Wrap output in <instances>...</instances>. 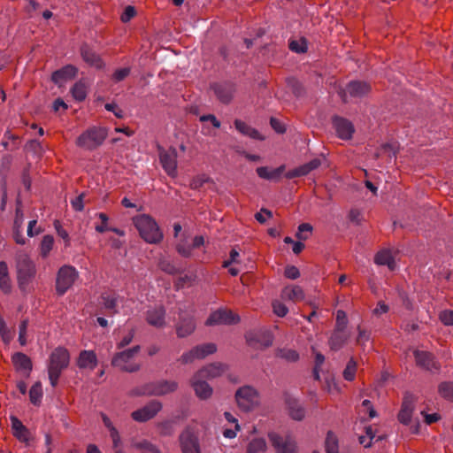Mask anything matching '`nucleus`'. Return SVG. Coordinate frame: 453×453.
<instances>
[{
    "instance_id": "f257e3e1",
    "label": "nucleus",
    "mask_w": 453,
    "mask_h": 453,
    "mask_svg": "<svg viewBox=\"0 0 453 453\" xmlns=\"http://www.w3.org/2000/svg\"><path fill=\"white\" fill-rule=\"evenodd\" d=\"M16 271L18 285L21 292L30 290L29 285L36 275V266L29 256L20 252L16 256Z\"/></svg>"
},
{
    "instance_id": "f03ea898",
    "label": "nucleus",
    "mask_w": 453,
    "mask_h": 453,
    "mask_svg": "<svg viewBox=\"0 0 453 453\" xmlns=\"http://www.w3.org/2000/svg\"><path fill=\"white\" fill-rule=\"evenodd\" d=\"M70 363V354L64 347L56 348L50 355L47 369L50 385L55 388L58 379Z\"/></svg>"
},
{
    "instance_id": "7ed1b4c3",
    "label": "nucleus",
    "mask_w": 453,
    "mask_h": 453,
    "mask_svg": "<svg viewBox=\"0 0 453 453\" xmlns=\"http://www.w3.org/2000/svg\"><path fill=\"white\" fill-rule=\"evenodd\" d=\"M178 386L174 380H161L137 387L132 390L131 394L134 396H163L175 392Z\"/></svg>"
},
{
    "instance_id": "20e7f679",
    "label": "nucleus",
    "mask_w": 453,
    "mask_h": 453,
    "mask_svg": "<svg viewBox=\"0 0 453 453\" xmlns=\"http://www.w3.org/2000/svg\"><path fill=\"white\" fill-rule=\"evenodd\" d=\"M134 224L141 237L149 243H158L163 239L157 222L149 215L142 214L134 218Z\"/></svg>"
},
{
    "instance_id": "39448f33",
    "label": "nucleus",
    "mask_w": 453,
    "mask_h": 453,
    "mask_svg": "<svg viewBox=\"0 0 453 453\" xmlns=\"http://www.w3.org/2000/svg\"><path fill=\"white\" fill-rule=\"evenodd\" d=\"M107 135L105 127H91L77 138L76 144L84 150H94L103 144Z\"/></svg>"
},
{
    "instance_id": "423d86ee",
    "label": "nucleus",
    "mask_w": 453,
    "mask_h": 453,
    "mask_svg": "<svg viewBox=\"0 0 453 453\" xmlns=\"http://www.w3.org/2000/svg\"><path fill=\"white\" fill-rule=\"evenodd\" d=\"M141 347L139 345L133 348L117 352L111 360L114 367L127 372H135L140 370L138 364L133 363L132 359L139 353Z\"/></svg>"
},
{
    "instance_id": "0eeeda50",
    "label": "nucleus",
    "mask_w": 453,
    "mask_h": 453,
    "mask_svg": "<svg viewBox=\"0 0 453 453\" xmlns=\"http://www.w3.org/2000/svg\"><path fill=\"white\" fill-rule=\"evenodd\" d=\"M78 278V272L73 266L64 265L57 274L56 292L58 296H64L66 291L73 285Z\"/></svg>"
},
{
    "instance_id": "6e6552de",
    "label": "nucleus",
    "mask_w": 453,
    "mask_h": 453,
    "mask_svg": "<svg viewBox=\"0 0 453 453\" xmlns=\"http://www.w3.org/2000/svg\"><path fill=\"white\" fill-rule=\"evenodd\" d=\"M370 91L371 85L368 82L352 81L339 91V96L343 102H348L349 98H361L368 95Z\"/></svg>"
},
{
    "instance_id": "1a4fd4ad",
    "label": "nucleus",
    "mask_w": 453,
    "mask_h": 453,
    "mask_svg": "<svg viewBox=\"0 0 453 453\" xmlns=\"http://www.w3.org/2000/svg\"><path fill=\"white\" fill-rule=\"evenodd\" d=\"M179 442L182 453H201L198 436L190 428H186L180 433Z\"/></svg>"
},
{
    "instance_id": "9d476101",
    "label": "nucleus",
    "mask_w": 453,
    "mask_h": 453,
    "mask_svg": "<svg viewBox=\"0 0 453 453\" xmlns=\"http://www.w3.org/2000/svg\"><path fill=\"white\" fill-rule=\"evenodd\" d=\"M163 408L162 403L151 400L143 407L132 412L131 417L134 421L146 422L152 419Z\"/></svg>"
},
{
    "instance_id": "9b49d317",
    "label": "nucleus",
    "mask_w": 453,
    "mask_h": 453,
    "mask_svg": "<svg viewBox=\"0 0 453 453\" xmlns=\"http://www.w3.org/2000/svg\"><path fill=\"white\" fill-rule=\"evenodd\" d=\"M159 160L165 172L172 178L177 176V150L170 148L168 150H159Z\"/></svg>"
},
{
    "instance_id": "f8f14e48",
    "label": "nucleus",
    "mask_w": 453,
    "mask_h": 453,
    "mask_svg": "<svg viewBox=\"0 0 453 453\" xmlns=\"http://www.w3.org/2000/svg\"><path fill=\"white\" fill-rule=\"evenodd\" d=\"M239 317L226 309H219L213 311L207 319L206 326L214 325H234L238 323Z\"/></svg>"
},
{
    "instance_id": "ddd939ff",
    "label": "nucleus",
    "mask_w": 453,
    "mask_h": 453,
    "mask_svg": "<svg viewBox=\"0 0 453 453\" xmlns=\"http://www.w3.org/2000/svg\"><path fill=\"white\" fill-rule=\"evenodd\" d=\"M415 361L418 366L431 372H438L441 365L434 356L425 350L415 349L413 351Z\"/></svg>"
},
{
    "instance_id": "4468645a",
    "label": "nucleus",
    "mask_w": 453,
    "mask_h": 453,
    "mask_svg": "<svg viewBox=\"0 0 453 453\" xmlns=\"http://www.w3.org/2000/svg\"><path fill=\"white\" fill-rule=\"evenodd\" d=\"M177 336L184 338L190 335L196 329V322L194 317L190 314L184 313L181 308H179V319L175 325Z\"/></svg>"
},
{
    "instance_id": "2eb2a0df",
    "label": "nucleus",
    "mask_w": 453,
    "mask_h": 453,
    "mask_svg": "<svg viewBox=\"0 0 453 453\" xmlns=\"http://www.w3.org/2000/svg\"><path fill=\"white\" fill-rule=\"evenodd\" d=\"M235 400L242 411H251L255 404V389L250 386L240 388L235 393Z\"/></svg>"
},
{
    "instance_id": "dca6fc26",
    "label": "nucleus",
    "mask_w": 453,
    "mask_h": 453,
    "mask_svg": "<svg viewBox=\"0 0 453 453\" xmlns=\"http://www.w3.org/2000/svg\"><path fill=\"white\" fill-rule=\"evenodd\" d=\"M268 436L277 453H297L296 443L291 437L283 439L275 433H270Z\"/></svg>"
},
{
    "instance_id": "f3484780",
    "label": "nucleus",
    "mask_w": 453,
    "mask_h": 453,
    "mask_svg": "<svg viewBox=\"0 0 453 453\" xmlns=\"http://www.w3.org/2000/svg\"><path fill=\"white\" fill-rule=\"evenodd\" d=\"M285 403L290 418L296 421H301L305 417V408L299 399L290 395H285Z\"/></svg>"
},
{
    "instance_id": "a211bd4d",
    "label": "nucleus",
    "mask_w": 453,
    "mask_h": 453,
    "mask_svg": "<svg viewBox=\"0 0 453 453\" xmlns=\"http://www.w3.org/2000/svg\"><path fill=\"white\" fill-rule=\"evenodd\" d=\"M119 296L114 292H104L100 296L99 304L105 310L104 314L112 316L118 313Z\"/></svg>"
},
{
    "instance_id": "6ab92c4d",
    "label": "nucleus",
    "mask_w": 453,
    "mask_h": 453,
    "mask_svg": "<svg viewBox=\"0 0 453 453\" xmlns=\"http://www.w3.org/2000/svg\"><path fill=\"white\" fill-rule=\"evenodd\" d=\"M211 88L221 103L227 104L231 102L234 92V87L232 83H214Z\"/></svg>"
},
{
    "instance_id": "aec40b11",
    "label": "nucleus",
    "mask_w": 453,
    "mask_h": 453,
    "mask_svg": "<svg viewBox=\"0 0 453 453\" xmlns=\"http://www.w3.org/2000/svg\"><path fill=\"white\" fill-rule=\"evenodd\" d=\"M333 126L341 139L349 140L352 137L354 127L348 119L335 116L333 119Z\"/></svg>"
},
{
    "instance_id": "412c9836",
    "label": "nucleus",
    "mask_w": 453,
    "mask_h": 453,
    "mask_svg": "<svg viewBox=\"0 0 453 453\" xmlns=\"http://www.w3.org/2000/svg\"><path fill=\"white\" fill-rule=\"evenodd\" d=\"M203 380L205 379L198 376L196 372L190 381L196 396L202 400L208 399L212 394V388Z\"/></svg>"
},
{
    "instance_id": "4be33fe9",
    "label": "nucleus",
    "mask_w": 453,
    "mask_h": 453,
    "mask_svg": "<svg viewBox=\"0 0 453 453\" xmlns=\"http://www.w3.org/2000/svg\"><path fill=\"white\" fill-rule=\"evenodd\" d=\"M165 310L163 306H154L146 311V321L155 327L161 328L165 325Z\"/></svg>"
},
{
    "instance_id": "5701e85b",
    "label": "nucleus",
    "mask_w": 453,
    "mask_h": 453,
    "mask_svg": "<svg viewBox=\"0 0 453 453\" xmlns=\"http://www.w3.org/2000/svg\"><path fill=\"white\" fill-rule=\"evenodd\" d=\"M80 51L83 61L90 66L96 69H103L104 67V63L100 56L89 48L88 44L81 45Z\"/></svg>"
},
{
    "instance_id": "b1692460",
    "label": "nucleus",
    "mask_w": 453,
    "mask_h": 453,
    "mask_svg": "<svg viewBox=\"0 0 453 453\" xmlns=\"http://www.w3.org/2000/svg\"><path fill=\"white\" fill-rule=\"evenodd\" d=\"M78 73V68L73 65H66L53 72L51 81L58 85L68 80L73 79Z\"/></svg>"
},
{
    "instance_id": "393cba45",
    "label": "nucleus",
    "mask_w": 453,
    "mask_h": 453,
    "mask_svg": "<svg viewBox=\"0 0 453 453\" xmlns=\"http://www.w3.org/2000/svg\"><path fill=\"white\" fill-rule=\"evenodd\" d=\"M413 410L414 398L411 395H407L403 398L402 408L398 414V420L404 425H408L411 422Z\"/></svg>"
},
{
    "instance_id": "a878e982",
    "label": "nucleus",
    "mask_w": 453,
    "mask_h": 453,
    "mask_svg": "<svg viewBox=\"0 0 453 453\" xmlns=\"http://www.w3.org/2000/svg\"><path fill=\"white\" fill-rule=\"evenodd\" d=\"M80 369L94 370L97 365V357L93 350H81L77 359Z\"/></svg>"
},
{
    "instance_id": "bb28decb",
    "label": "nucleus",
    "mask_w": 453,
    "mask_h": 453,
    "mask_svg": "<svg viewBox=\"0 0 453 453\" xmlns=\"http://www.w3.org/2000/svg\"><path fill=\"white\" fill-rule=\"evenodd\" d=\"M11 423L13 435L19 441L27 443L30 439V432L27 426L15 416H11Z\"/></svg>"
},
{
    "instance_id": "cd10ccee",
    "label": "nucleus",
    "mask_w": 453,
    "mask_h": 453,
    "mask_svg": "<svg viewBox=\"0 0 453 453\" xmlns=\"http://www.w3.org/2000/svg\"><path fill=\"white\" fill-rule=\"evenodd\" d=\"M227 366L221 363H212L197 372L198 376L204 379H214L223 374Z\"/></svg>"
},
{
    "instance_id": "c85d7f7f",
    "label": "nucleus",
    "mask_w": 453,
    "mask_h": 453,
    "mask_svg": "<svg viewBox=\"0 0 453 453\" xmlns=\"http://www.w3.org/2000/svg\"><path fill=\"white\" fill-rule=\"evenodd\" d=\"M349 338V334L346 330L338 331V329H334L328 340L330 349L334 351L341 349L348 342Z\"/></svg>"
},
{
    "instance_id": "c756f323",
    "label": "nucleus",
    "mask_w": 453,
    "mask_h": 453,
    "mask_svg": "<svg viewBox=\"0 0 453 453\" xmlns=\"http://www.w3.org/2000/svg\"><path fill=\"white\" fill-rule=\"evenodd\" d=\"M281 298L294 303L300 302L304 298V292L300 286L288 285L282 289Z\"/></svg>"
},
{
    "instance_id": "7c9ffc66",
    "label": "nucleus",
    "mask_w": 453,
    "mask_h": 453,
    "mask_svg": "<svg viewBox=\"0 0 453 453\" xmlns=\"http://www.w3.org/2000/svg\"><path fill=\"white\" fill-rule=\"evenodd\" d=\"M284 169H285L284 165H280L277 168L259 167V168H257V174L260 178L275 181V180H278L280 179Z\"/></svg>"
},
{
    "instance_id": "2f4dec72",
    "label": "nucleus",
    "mask_w": 453,
    "mask_h": 453,
    "mask_svg": "<svg viewBox=\"0 0 453 453\" xmlns=\"http://www.w3.org/2000/svg\"><path fill=\"white\" fill-rule=\"evenodd\" d=\"M12 359L18 370L25 371L27 374L32 371V361L26 354L22 352H16L12 355Z\"/></svg>"
},
{
    "instance_id": "473e14b6",
    "label": "nucleus",
    "mask_w": 453,
    "mask_h": 453,
    "mask_svg": "<svg viewBox=\"0 0 453 453\" xmlns=\"http://www.w3.org/2000/svg\"><path fill=\"white\" fill-rule=\"evenodd\" d=\"M375 264L379 265H387L390 271L395 268V262L391 252L388 250L379 251L374 257Z\"/></svg>"
},
{
    "instance_id": "72a5a7b5",
    "label": "nucleus",
    "mask_w": 453,
    "mask_h": 453,
    "mask_svg": "<svg viewBox=\"0 0 453 453\" xmlns=\"http://www.w3.org/2000/svg\"><path fill=\"white\" fill-rule=\"evenodd\" d=\"M0 289L7 294L12 290V283L9 276V269L6 262H0Z\"/></svg>"
},
{
    "instance_id": "f704fd0d",
    "label": "nucleus",
    "mask_w": 453,
    "mask_h": 453,
    "mask_svg": "<svg viewBox=\"0 0 453 453\" xmlns=\"http://www.w3.org/2000/svg\"><path fill=\"white\" fill-rule=\"evenodd\" d=\"M131 446L134 449L140 450L142 453H161L159 449L148 440H132Z\"/></svg>"
},
{
    "instance_id": "c9c22d12",
    "label": "nucleus",
    "mask_w": 453,
    "mask_h": 453,
    "mask_svg": "<svg viewBox=\"0 0 453 453\" xmlns=\"http://www.w3.org/2000/svg\"><path fill=\"white\" fill-rule=\"evenodd\" d=\"M357 336L356 338V344L361 348L362 352L366 351V343L371 340V332L357 326Z\"/></svg>"
},
{
    "instance_id": "e433bc0d",
    "label": "nucleus",
    "mask_w": 453,
    "mask_h": 453,
    "mask_svg": "<svg viewBox=\"0 0 453 453\" xmlns=\"http://www.w3.org/2000/svg\"><path fill=\"white\" fill-rule=\"evenodd\" d=\"M325 448L326 453H339L338 439L332 431L327 432Z\"/></svg>"
},
{
    "instance_id": "4c0bfd02",
    "label": "nucleus",
    "mask_w": 453,
    "mask_h": 453,
    "mask_svg": "<svg viewBox=\"0 0 453 453\" xmlns=\"http://www.w3.org/2000/svg\"><path fill=\"white\" fill-rule=\"evenodd\" d=\"M193 349H198L197 351H196V356L197 357V359L204 358L206 356L213 354L214 352L217 351V346L214 343H205L196 346Z\"/></svg>"
},
{
    "instance_id": "58836bf2",
    "label": "nucleus",
    "mask_w": 453,
    "mask_h": 453,
    "mask_svg": "<svg viewBox=\"0 0 453 453\" xmlns=\"http://www.w3.org/2000/svg\"><path fill=\"white\" fill-rule=\"evenodd\" d=\"M438 393L442 398L453 402V382H441L438 386Z\"/></svg>"
},
{
    "instance_id": "ea45409f",
    "label": "nucleus",
    "mask_w": 453,
    "mask_h": 453,
    "mask_svg": "<svg viewBox=\"0 0 453 453\" xmlns=\"http://www.w3.org/2000/svg\"><path fill=\"white\" fill-rule=\"evenodd\" d=\"M42 397V383L35 382L29 390L30 402L35 405H39Z\"/></svg>"
},
{
    "instance_id": "a19ab883",
    "label": "nucleus",
    "mask_w": 453,
    "mask_h": 453,
    "mask_svg": "<svg viewBox=\"0 0 453 453\" xmlns=\"http://www.w3.org/2000/svg\"><path fill=\"white\" fill-rule=\"evenodd\" d=\"M276 357H280L288 362H296L299 358V354L292 349H278L276 351Z\"/></svg>"
},
{
    "instance_id": "79ce46f5",
    "label": "nucleus",
    "mask_w": 453,
    "mask_h": 453,
    "mask_svg": "<svg viewBox=\"0 0 453 453\" xmlns=\"http://www.w3.org/2000/svg\"><path fill=\"white\" fill-rule=\"evenodd\" d=\"M71 93L75 100L81 102L87 96V88L82 81H78L72 88Z\"/></svg>"
},
{
    "instance_id": "37998d69",
    "label": "nucleus",
    "mask_w": 453,
    "mask_h": 453,
    "mask_svg": "<svg viewBox=\"0 0 453 453\" xmlns=\"http://www.w3.org/2000/svg\"><path fill=\"white\" fill-rule=\"evenodd\" d=\"M234 127L242 134L255 138V129L241 119L234 120Z\"/></svg>"
},
{
    "instance_id": "c03bdc74",
    "label": "nucleus",
    "mask_w": 453,
    "mask_h": 453,
    "mask_svg": "<svg viewBox=\"0 0 453 453\" xmlns=\"http://www.w3.org/2000/svg\"><path fill=\"white\" fill-rule=\"evenodd\" d=\"M357 366V365L356 360L353 357H351L343 371V378L346 380L352 381L355 379Z\"/></svg>"
},
{
    "instance_id": "a18cd8bd",
    "label": "nucleus",
    "mask_w": 453,
    "mask_h": 453,
    "mask_svg": "<svg viewBox=\"0 0 453 453\" xmlns=\"http://www.w3.org/2000/svg\"><path fill=\"white\" fill-rule=\"evenodd\" d=\"M54 243V238L52 235L47 234L44 235L41 242V255L42 257H46L50 251L52 250Z\"/></svg>"
},
{
    "instance_id": "49530a36",
    "label": "nucleus",
    "mask_w": 453,
    "mask_h": 453,
    "mask_svg": "<svg viewBox=\"0 0 453 453\" xmlns=\"http://www.w3.org/2000/svg\"><path fill=\"white\" fill-rule=\"evenodd\" d=\"M273 336L269 330H261L257 334V342H259L263 347L267 348L273 344Z\"/></svg>"
},
{
    "instance_id": "de8ad7c7",
    "label": "nucleus",
    "mask_w": 453,
    "mask_h": 453,
    "mask_svg": "<svg viewBox=\"0 0 453 453\" xmlns=\"http://www.w3.org/2000/svg\"><path fill=\"white\" fill-rule=\"evenodd\" d=\"M158 266L168 274H176L179 272L178 268L166 258H161L158 262Z\"/></svg>"
},
{
    "instance_id": "09e8293b",
    "label": "nucleus",
    "mask_w": 453,
    "mask_h": 453,
    "mask_svg": "<svg viewBox=\"0 0 453 453\" xmlns=\"http://www.w3.org/2000/svg\"><path fill=\"white\" fill-rule=\"evenodd\" d=\"M348 324V319L346 312L342 310H338L336 312V322L334 329H338V331L346 330Z\"/></svg>"
},
{
    "instance_id": "8fccbe9b",
    "label": "nucleus",
    "mask_w": 453,
    "mask_h": 453,
    "mask_svg": "<svg viewBox=\"0 0 453 453\" xmlns=\"http://www.w3.org/2000/svg\"><path fill=\"white\" fill-rule=\"evenodd\" d=\"M288 86L296 96H301L303 94V88L302 84L294 78L288 79Z\"/></svg>"
},
{
    "instance_id": "3c124183",
    "label": "nucleus",
    "mask_w": 453,
    "mask_h": 453,
    "mask_svg": "<svg viewBox=\"0 0 453 453\" xmlns=\"http://www.w3.org/2000/svg\"><path fill=\"white\" fill-rule=\"evenodd\" d=\"M160 434L164 436L172 435L173 433V422L172 420H165L160 422L158 425Z\"/></svg>"
},
{
    "instance_id": "603ef678",
    "label": "nucleus",
    "mask_w": 453,
    "mask_h": 453,
    "mask_svg": "<svg viewBox=\"0 0 453 453\" xmlns=\"http://www.w3.org/2000/svg\"><path fill=\"white\" fill-rule=\"evenodd\" d=\"M312 231V226L308 223H302L298 226V232L296 233V237L299 240H306L309 237V234Z\"/></svg>"
},
{
    "instance_id": "864d4df0",
    "label": "nucleus",
    "mask_w": 453,
    "mask_h": 453,
    "mask_svg": "<svg viewBox=\"0 0 453 453\" xmlns=\"http://www.w3.org/2000/svg\"><path fill=\"white\" fill-rule=\"evenodd\" d=\"M131 73L130 67H124L117 69L111 76V79L114 82H119L124 81Z\"/></svg>"
},
{
    "instance_id": "5fc2aeb1",
    "label": "nucleus",
    "mask_w": 453,
    "mask_h": 453,
    "mask_svg": "<svg viewBox=\"0 0 453 453\" xmlns=\"http://www.w3.org/2000/svg\"><path fill=\"white\" fill-rule=\"evenodd\" d=\"M289 49L296 53H304L307 50L306 41H291L289 42Z\"/></svg>"
},
{
    "instance_id": "6e6d98bb",
    "label": "nucleus",
    "mask_w": 453,
    "mask_h": 453,
    "mask_svg": "<svg viewBox=\"0 0 453 453\" xmlns=\"http://www.w3.org/2000/svg\"><path fill=\"white\" fill-rule=\"evenodd\" d=\"M273 310L274 314L280 318L285 317L288 312V308L280 301H274L273 303Z\"/></svg>"
},
{
    "instance_id": "4d7b16f0",
    "label": "nucleus",
    "mask_w": 453,
    "mask_h": 453,
    "mask_svg": "<svg viewBox=\"0 0 453 453\" xmlns=\"http://www.w3.org/2000/svg\"><path fill=\"white\" fill-rule=\"evenodd\" d=\"M439 319L445 326H453V311L444 310L440 312Z\"/></svg>"
},
{
    "instance_id": "13d9d810",
    "label": "nucleus",
    "mask_w": 453,
    "mask_h": 453,
    "mask_svg": "<svg viewBox=\"0 0 453 453\" xmlns=\"http://www.w3.org/2000/svg\"><path fill=\"white\" fill-rule=\"evenodd\" d=\"M28 326V320L23 319L19 324V342L24 346L27 344V329Z\"/></svg>"
},
{
    "instance_id": "bf43d9fd",
    "label": "nucleus",
    "mask_w": 453,
    "mask_h": 453,
    "mask_svg": "<svg viewBox=\"0 0 453 453\" xmlns=\"http://www.w3.org/2000/svg\"><path fill=\"white\" fill-rule=\"evenodd\" d=\"M210 180V178L205 175H200L196 178H194L189 186L192 189H199L203 186L204 183L208 182Z\"/></svg>"
},
{
    "instance_id": "052dcab7",
    "label": "nucleus",
    "mask_w": 453,
    "mask_h": 453,
    "mask_svg": "<svg viewBox=\"0 0 453 453\" xmlns=\"http://www.w3.org/2000/svg\"><path fill=\"white\" fill-rule=\"evenodd\" d=\"M270 219H273V212L267 209L262 208L259 212H257V221L260 224L266 223Z\"/></svg>"
},
{
    "instance_id": "680f3d73",
    "label": "nucleus",
    "mask_w": 453,
    "mask_h": 453,
    "mask_svg": "<svg viewBox=\"0 0 453 453\" xmlns=\"http://www.w3.org/2000/svg\"><path fill=\"white\" fill-rule=\"evenodd\" d=\"M272 128L278 134H284L286 132L285 125L278 119L272 117L270 119Z\"/></svg>"
},
{
    "instance_id": "e2e57ef3",
    "label": "nucleus",
    "mask_w": 453,
    "mask_h": 453,
    "mask_svg": "<svg viewBox=\"0 0 453 453\" xmlns=\"http://www.w3.org/2000/svg\"><path fill=\"white\" fill-rule=\"evenodd\" d=\"M284 275L290 280H296L300 276L298 268L295 265H288L285 268Z\"/></svg>"
},
{
    "instance_id": "0e129e2a",
    "label": "nucleus",
    "mask_w": 453,
    "mask_h": 453,
    "mask_svg": "<svg viewBox=\"0 0 453 453\" xmlns=\"http://www.w3.org/2000/svg\"><path fill=\"white\" fill-rule=\"evenodd\" d=\"M197 350L198 349H192L191 350L183 353L181 355V357H180V361L182 364H188V363L193 362L195 359H197V357L196 356V351H197Z\"/></svg>"
},
{
    "instance_id": "69168bd1",
    "label": "nucleus",
    "mask_w": 453,
    "mask_h": 453,
    "mask_svg": "<svg viewBox=\"0 0 453 453\" xmlns=\"http://www.w3.org/2000/svg\"><path fill=\"white\" fill-rule=\"evenodd\" d=\"M105 110L111 111L118 119L124 118V112L116 104L111 103L104 105Z\"/></svg>"
},
{
    "instance_id": "338daca9",
    "label": "nucleus",
    "mask_w": 453,
    "mask_h": 453,
    "mask_svg": "<svg viewBox=\"0 0 453 453\" xmlns=\"http://www.w3.org/2000/svg\"><path fill=\"white\" fill-rule=\"evenodd\" d=\"M134 329H131L129 331V333L125 335L121 340L120 342L117 344V348L118 349H122L127 345H129L133 339H134Z\"/></svg>"
},
{
    "instance_id": "774afa93",
    "label": "nucleus",
    "mask_w": 453,
    "mask_h": 453,
    "mask_svg": "<svg viewBox=\"0 0 453 453\" xmlns=\"http://www.w3.org/2000/svg\"><path fill=\"white\" fill-rule=\"evenodd\" d=\"M176 249L178 253L184 257H189L192 255V247L185 243H179Z\"/></svg>"
}]
</instances>
